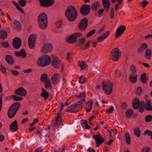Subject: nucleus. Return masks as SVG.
<instances>
[{"label":"nucleus","instance_id":"f257e3e1","mask_svg":"<svg viewBox=\"0 0 152 152\" xmlns=\"http://www.w3.org/2000/svg\"><path fill=\"white\" fill-rule=\"evenodd\" d=\"M77 12L76 8L72 6H69L65 11V15L68 20L70 22L74 21L77 16Z\"/></svg>","mask_w":152,"mask_h":152},{"label":"nucleus","instance_id":"f03ea898","mask_svg":"<svg viewBox=\"0 0 152 152\" xmlns=\"http://www.w3.org/2000/svg\"><path fill=\"white\" fill-rule=\"evenodd\" d=\"M39 27L42 29L46 28L48 24L47 16L45 13L40 14L38 18Z\"/></svg>","mask_w":152,"mask_h":152},{"label":"nucleus","instance_id":"7ed1b4c3","mask_svg":"<svg viewBox=\"0 0 152 152\" xmlns=\"http://www.w3.org/2000/svg\"><path fill=\"white\" fill-rule=\"evenodd\" d=\"M50 61V57L47 55H44L40 57L38 63L39 66L44 67L48 65Z\"/></svg>","mask_w":152,"mask_h":152},{"label":"nucleus","instance_id":"20e7f679","mask_svg":"<svg viewBox=\"0 0 152 152\" xmlns=\"http://www.w3.org/2000/svg\"><path fill=\"white\" fill-rule=\"evenodd\" d=\"M102 88L104 93L110 95L112 92L113 83L110 81H103L102 83Z\"/></svg>","mask_w":152,"mask_h":152},{"label":"nucleus","instance_id":"39448f33","mask_svg":"<svg viewBox=\"0 0 152 152\" xmlns=\"http://www.w3.org/2000/svg\"><path fill=\"white\" fill-rule=\"evenodd\" d=\"M121 56V52L118 48H115L112 50L110 52V58L114 61H118Z\"/></svg>","mask_w":152,"mask_h":152},{"label":"nucleus","instance_id":"423d86ee","mask_svg":"<svg viewBox=\"0 0 152 152\" xmlns=\"http://www.w3.org/2000/svg\"><path fill=\"white\" fill-rule=\"evenodd\" d=\"M90 10L91 6L89 5L84 4L80 8V13L82 16H87L89 15Z\"/></svg>","mask_w":152,"mask_h":152},{"label":"nucleus","instance_id":"0eeeda50","mask_svg":"<svg viewBox=\"0 0 152 152\" xmlns=\"http://www.w3.org/2000/svg\"><path fill=\"white\" fill-rule=\"evenodd\" d=\"M82 35V34L80 32L74 33L68 37L67 41L70 44H74L77 41V37L81 36Z\"/></svg>","mask_w":152,"mask_h":152},{"label":"nucleus","instance_id":"6e6552de","mask_svg":"<svg viewBox=\"0 0 152 152\" xmlns=\"http://www.w3.org/2000/svg\"><path fill=\"white\" fill-rule=\"evenodd\" d=\"M86 39L85 38H82L78 39L79 45L80 47V48L83 50H85L88 48L90 47V41H88L85 45H83L85 43Z\"/></svg>","mask_w":152,"mask_h":152},{"label":"nucleus","instance_id":"1a4fd4ad","mask_svg":"<svg viewBox=\"0 0 152 152\" xmlns=\"http://www.w3.org/2000/svg\"><path fill=\"white\" fill-rule=\"evenodd\" d=\"M52 59L51 64L52 66L55 68H58L61 65V61L59 58L54 55L51 56Z\"/></svg>","mask_w":152,"mask_h":152},{"label":"nucleus","instance_id":"9d476101","mask_svg":"<svg viewBox=\"0 0 152 152\" xmlns=\"http://www.w3.org/2000/svg\"><path fill=\"white\" fill-rule=\"evenodd\" d=\"M36 35L32 34L30 35L28 39V45L31 49L33 48L36 42Z\"/></svg>","mask_w":152,"mask_h":152},{"label":"nucleus","instance_id":"9b49d317","mask_svg":"<svg viewBox=\"0 0 152 152\" xmlns=\"http://www.w3.org/2000/svg\"><path fill=\"white\" fill-rule=\"evenodd\" d=\"M41 6L48 7L52 6L54 3V0H39Z\"/></svg>","mask_w":152,"mask_h":152},{"label":"nucleus","instance_id":"f8f14e48","mask_svg":"<svg viewBox=\"0 0 152 152\" xmlns=\"http://www.w3.org/2000/svg\"><path fill=\"white\" fill-rule=\"evenodd\" d=\"M88 24V20L87 18H84L80 21L78 28L80 30H84L87 27Z\"/></svg>","mask_w":152,"mask_h":152},{"label":"nucleus","instance_id":"ddd939ff","mask_svg":"<svg viewBox=\"0 0 152 152\" xmlns=\"http://www.w3.org/2000/svg\"><path fill=\"white\" fill-rule=\"evenodd\" d=\"M22 44V41L18 37L14 38L12 42V45L15 49H18L21 46Z\"/></svg>","mask_w":152,"mask_h":152},{"label":"nucleus","instance_id":"4468645a","mask_svg":"<svg viewBox=\"0 0 152 152\" xmlns=\"http://www.w3.org/2000/svg\"><path fill=\"white\" fill-rule=\"evenodd\" d=\"M126 29V26L124 25H122L119 26L116 30L115 32L116 38H118L121 36Z\"/></svg>","mask_w":152,"mask_h":152},{"label":"nucleus","instance_id":"2eb2a0df","mask_svg":"<svg viewBox=\"0 0 152 152\" xmlns=\"http://www.w3.org/2000/svg\"><path fill=\"white\" fill-rule=\"evenodd\" d=\"M27 93L26 91L22 87L18 88L15 91V94L20 96H25Z\"/></svg>","mask_w":152,"mask_h":152},{"label":"nucleus","instance_id":"dca6fc26","mask_svg":"<svg viewBox=\"0 0 152 152\" xmlns=\"http://www.w3.org/2000/svg\"><path fill=\"white\" fill-rule=\"evenodd\" d=\"M58 122L59 123H62V119L61 116L60 115V113H57V116L55 120H53L51 122V124L54 126H58Z\"/></svg>","mask_w":152,"mask_h":152},{"label":"nucleus","instance_id":"f3484780","mask_svg":"<svg viewBox=\"0 0 152 152\" xmlns=\"http://www.w3.org/2000/svg\"><path fill=\"white\" fill-rule=\"evenodd\" d=\"M20 105V102H16L13 104L10 107L12 109H13L12 112H14L13 115L16 114L18 110L19 109Z\"/></svg>","mask_w":152,"mask_h":152},{"label":"nucleus","instance_id":"a211bd4d","mask_svg":"<svg viewBox=\"0 0 152 152\" xmlns=\"http://www.w3.org/2000/svg\"><path fill=\"white\" fill-rule=\"evenodd\" d=\"M59 74L56 73L53 75L51 78V81L54 85L57 84L59 82Z\"/></svg>","mask_w":152,"mask_h":152},{"label":"nucleus","instance_id":"6ab92c4d","mask_svg":"<svg viewBox=\"0 0 152 152\" xmlns=\"http://www.w3.org/2000/svg\"><path fill=\"white\" fill-rule=\"evenodd\" d=\"M10 129L12 132H15L18 130V124L17 120H15L10 126Z\"/></svg>","mask_w":152,"mask_h":152},{"label":"nucleus","instance_id":"aec40b11","mask_svg":"<svg viewBox=\"0 0 152 152\" xmlns=\"http://www.w3.org/2000/svg\"><path fill=\"white\" fill-rule=\"evenodd\" d=\"M110 31H107L104 34H102L101 36L99 37L97 39V41L99 42H102L109 35Z\"/></svg>","mask_w":152,"mask_h":152},{"label":"nucleus","instance_id":"412c9836","mask_svg":"<svg viewBox=\"0 0 152 152\" xmlns=\"http://www.w3.org/2000/svg\"><path fill=\"white\" fill-rule=\"evenodd\" d=\"M15 53L16 56H18L19 57L21 56L23 58H25L26 56V53L24 49H22L20 51H15Z\"/></svg>","mask_w":152,"mask_h":152},{"label":"nucleus","instance_id":"4be33fe9","mask_svg":"<svg viewBox=\"0 0 152 152\" xmlns=\"http://www.w3.org/2000/svg\"><path fill=\"white\" fill-rule=\"evenodd\" d=\"M52 49V46L49 44H45L42 49V51L44 53H47L50 52Z\"/></svg>","mask_w":152,"mask_h":152},{"label":"nucleus","instance_id":"5701e85b","mask_svg":"<svg viewBox=\"0 0 152 152\" xmlns=\"http://www.w3.org/2000/svg\"><path fill=\"white\" fill-rule=\"evenodd\" d=\"M140 104V102L139 99L137 98H136L132 102V106L133 108L135 110L138 109Z\"/></svg>","mask_w":152,"mask_h":152},{"label":"nucleus","instance_id":"b1692460","mask_svg":"<svg viewBox=\"0 0 152 152\" xmlns=\"http://www.w3.org/2000/svg\"><path fill=\"white\" fill-rule=\"evenodd\" d=\"M93 102H94L92 100H90L86 103V111L87 113L90 112L91 110Z\"/></svg>","mask_w":152,"mask_h":152},{"label":"nucleus","instance_id":"393cba45","mask_svg":"<svg viewBox=\"0 0 152 152\" xmlns=\"http://www.w3.org/2000/svg\"><path fill=\"white\" fill-rule=\"evenodd\" d=\"M77 106V104H72L70 107H67L66 108L65 111L69 113H73L75 112V110L76 109L75 106Z\"/></svg>","mask_w":152,"mask_h":152},{"label":"nucleus","instance_id":"a878e982","mask_svg":"<svg viewBox=\"0 0 152 152\" xmlns=\"http://www.w3.org/2000/svg\"><path fill=\"white\" fill-rule=\"evenodd\" d=\"M148 46L147 44L143 43L137 49V52L139 53H141L144 52L145 50L148 48Z\"/></svg>","mask_w":152,"mask_h":152},{"label":"nucleus","instance_id":"bb28decb","mask_svg":"<svg viewBox=\"0 0 152 152\" xmlns=\"http://www.w3.org/2000/svg\"><path fill=\"white\" fill-rule=\"evenodd\" d=\"M146 104L145 107V110L147 111H150L152 110V105L150 100H146Z\"/></svg>","mask_w":152,"mask_h":152},{"label":"nucleus","instance_id":"cd10ccee","mask_svg":"<svg viewBox=\"0 0 152 152\" xmlns=\"http://www.w3.org/2000/svg\"><path fill=\"white\" fill-rule=\"evenodd\" d=\"M5 59L7 63L10 65H13L14 61L13 57L10 55H7L5 57Z\"/></svg>","mask_w":152,"mask_h":152},{"label":"nucleus","instance_id":"c85d7f7f","mask_svg":"<svg viewBox=\"0 0 152 152\" xmlns=\"http://www.w3.org/2000/svg\"><path fill=\"white\" fill-rule=\"evenodd\" d=\"M137 75H134V74H131L129 75V80L132 83H135L137 81Z\"/></svg>","mask_w":152,"mask_h":152},{"label":"nucleus","instance_id":"c756f323","mask_svg":"<svg viewBox=\"0 0 152 152\" xmlns=\"http://www.w3.org/2000/svg\"><path fill=\"white\" fill-rule=\"evenodd\" d=\"M100 6L99 2L98 1H96L91 5V9L93 11L96 10L100 7Z\"/></svg>","mask_w":152,"mask_h":152},{"label":"nucleus","instance_id":"7c9ffc66","mask_svg":"<svg viewBox=\"0 0 152 152\" xmlns=\"http://www.w3.org/2000/svg\"><path fill=\"white\" fill-rule=\"evenodd\" d=\"M78 64L81 69L85 70L87 68L88 66L85 61H79Z\"/></svg>","mask_w":152,"mask_h":152},{"label":"nucleus","instance_id":"2f4dec72","mask_svg":"<svg viewBox=\"0 0 152 152\" xmlns=\"http://www.w3.org/2000/svg\"><path fill=\"white\" fill-rule=\"evenodd\" d=\"M96 141V147H99L100 145L103 143L105 140L104 138H95L94 139Z\"/></svg>","mask_w":152,"mask_h":152},{"label":"nucleus","instance_id":"473e14b6","mask_svg":"<svg viewBox=\"0 0 152 152\" xmlns=\"http://www.w3.org/2000/svg\"><path fill=\"white\" fill-rule=\"evenodd\" d=\"M42 92L40 94V96L44 97L45 99L46 100L48 98L49 93L47 92L43 88H42Z\"/></svg>","mask_w":152,"mask_h":152},{"label":"nucleus","instance_id":"72a5a7b5","mask_svg":"<svg viewBox=\"0 0 152 152\" xmlns=\"http://www.w3.org/2000/svg\"><path fill=\"white\" fill-rule=\"evenodd\" d=\"M146 75L147 74L145 72L142 73L140 76V80L143 83H146L147 81Z\"/></svg>","mask_w":152,"mask_h":152},{"label":"nucleus","instance_id":"f704fd0d","mask_svg":"<svg viewBox=\"0 0 152 152\" xmlns=\"http://www.w3.org/2000/svg\"><path fill=\"white\" fill-rule=\"evenodd\" d=\"M12 108H11L10 107L8 112V116L10 118H13L16 114H15L13 115L14 113H15V112H12L13 109Z\"/></svg>","mask_w":152,"mask_h":152},{"label":"nucleus","instance_id":"c9c22d12","mask_svg":"<svg viewBox=\"0 0 152 152\" xmlns=\"http://www.w3.org/2000/svg\"><path fill=\"white\" fill-rule=\"evenodd\" d=\"M145 56L147 58L150 60L151 58V56L152 55V52L150 49H147L145 52Z\"/></svg>","mask_w":152,"mask_h":152},{"label":"nucleus","instance_id":"e433bc0d","mask_svg":"<svg viewBox=\"0 0 152 152\" xmlns=\"http://www.w3.org/2000/svg\"><path fill=\"white\" fill-rule=\"evenodd\" d=\"M7 33L6 31L3 30L0 31V37L2 39H5L7 37Z\"/></svg>","mask_w":152,"mask_h":152},{"label":"nucleus","instance_id":"4c0bfd02","mask_svg":"<svg viewBox=\"0 0 152 152\" xmlns=\"http://www.w3.org/2000/svg\"><path fill=\"white\" fill-rule=\"evenodd\" d=\"M102 2L104 7L110 6V0H102Z\"/></svg>","mask_w":152,"mask_h":152},{"label":"nucleus","instance_id":"58836bf2","mask_svg":"<svg viewBox=\"0 0 152 152\" xmlns=\"http://www.w3.org/2000/svg\"><path fill=\"white\" fill-rule=\"evenodd\" d=\"M45 84V87L46 89H50L51 88L50 79H47V80L44 82Z\"/></svg>","mask_w":152,"mask_h":152},{"label":"nucleus","instance_id":"ea45409f","mask_svg":"<svg viewBox=\"0 0 152 152\" xmlns=\"http://www.w3.org/2000/svg\"><path fill=\"white\" fill-rule=\"evenodd\" d=\"M48 75L46 74H42L40 77L41 81L42 82H44L47 80V79H50L49 78L47 77Z\"/></svg>","mask_w":152,"mask_h":152},{"label":"nucleus","instance_id":"a19ab883","mask_svg":"<svg viewBox=\"0 0 152 152\" xmlns=\"http://www.w3.org/2000/svg\"><path fill=\"white\" fill-rule=\"evenodd\" d=\"M133 110L131 109H129L126 112V116L127 118L130 117L133 114Z\"/></svg>","mask_w":152,"mask_h":152},{"label":"nucleus","instance_id":"79ce46f5","mask_svg":"<svg viewBox=\"0 0 152 152\" xmlns=\"http://www.w3.org/2000/svg\"><path fill=\"white\" fill-rule=\"evenodd\" d=\"M125 138L127 143L128 144H130L131 139L130 134L129 133H127L125 134Z\"/></svg>","mask_w":152,"mask_h":152},{"label":"nucleus","instance_id":"37998d69","mask_svg":"<svg viewBox=\"0 0 152 152\" xmlns=\"http://www.w3.org/2000/svg\"><path fill=\"white\" fill-rule=\"evenodd\" d=\"M134 134L136 136L138 137L140 136V130L138 127L134 128Z\"/></svg>","mask_w":152,"mask_h":152},{"label":"nucleus","instance_id":"c03bdc74","mask_svg":"<svg viewBox=\"0 0 152 152\" xmlns=\"http://www.w3.org/2000/svg\"><path fill=\"white\" fill-rule=\"evenodd\" d=\"M115 76L118 78H120L122 76V74L121 71L118 69H116L115 71Z\"/></svg>","mask_w":152,"mask_h":152},{"label":"nucleus","instance_id":"a18cd8bd","mask_svg":"<svg viewBox=\"0 0 152 152\" xmlns=\"http://www.w3.org/2000/svg\"><path fill=\"white\" fill-rule=\"evenodd\" d=\"M12 98L15 101H21L23 99L22 97L18 96L16 95H12Z\"/></svg>","mask_w":152,"mask_h":152},{"label":"nucleus","instance_id":"49530a36","mask_svg":"<svg viewBox=\"0 0 152 152\" xmlns=\"http://www.w3.org/2000/svg\"><path fill=\"white\" fill-rule=\"evenodd\" d=\"M14 24L15 25L16 29H19L21 27V25L18 21L17 20H15Z\"/></svg>","mask_w":152,"mask_h":152},{"label":"nucleus","instance_id":"de8ad7c7","mask_svg":"<svg viewBox=\"0 0 152 152\" xmlns=\"http://www.w3.org/2000/svg\"><path fill=\"white\" fill-rule=\"evenodd\" d=\"M1 46L3 48H6L9 46V42L7 41L0 43Z\"/></svg>","mask_w":152,"mask_h":152},{"label":"nucleus","instance_id":"09e8293b","mask_svg":"<svg viewBox=\"0 0 152 152\" xmlns=\"http://www.w3.org/2000/svg\"><path fill=\"white\" fill-rule=\"evenodd\" d=\"M96 31V30L95 29H93L86 34V37L87 38H88L91 36L95 33Z\"/></svg>","mask_w":152,"mask_h":152},{"label":"nucleus","instance_id":"8fccbe9b","mask_svg":"<svg viewBox=\"0 0 152 152\" xmlns=\"http://www.w3.org/2000/svg\"><path fill=\"white\" fill-rule=\"evenodd\" d=\"M130 69L131 71L134 73L136 72L137 71L136 66L134 65H132L131 66Z\"/></svg>","mask_w":152,"mask_h":152},{"label":"nucleus","instance_id":"3c124183","mask_svg":"<svg viewBox=\"0 0 152 152\" xmlns=\"http://www.w3.org/2000/svg\"><path fill=\"white\" fill-rule=\"evenodd\" d=\"M144 134H147L148 135L150 136L151 137L150 139H152V132L151 131L147 130L145 132Z\"/></svg>","mask_w":152,"mask_h":152},{"label":"nucleus","instance_id":"603ef678","mask_svg":"<svg viewBox=\"0 0 152 152\" xmlns=\"http://www.w3.org/2000/svg\"><path fill=\"white\" fill-rule=\"evenodd\" d=\"M145 120L146 122H150L152 120V116L149 115L145 117Z\"/></svg>","mask_w":152,"mask_h":152},{"label":"nucleus","instance_id":"864d4df0","mask_svg":"<svg viewBox=\"0 0 152 152\" xmlns=\"http://www.w3.org/2000/svg\"><path fill=\"white\" fill-rule=\"evenodd\" d=\"M148 4V2L145 0H144L142 1L139 4H140L143 8H145L146 6Z\"/></svg>","mask_w":152,"mask_h":152},{"label":"nucleus","instance_id":"5fc2aeb1","mask_svg":"<svg viewBox=\"0 0 152 152\" xmlns=\"http://www.w3.org/2000/svg\"><path fill=\"white\" fill-rule=\"evenodd\" d=\"M20 5L22 7L25 6L26 5V2L24 0H20L18 1Z\"/></svg>","mask_w":152,"mask_h":152},{"label":"nucleus","instance_id":"6e6d98bb","mask_svg":"<svg viewBox=\"0 0 152 152\" xmlns=\"http://www.w3.org/2000/svg\"><path fill=\"white\" fill-rule=\"evenodd\" d=\"M110 15L111 19H113L114 18V10L113 8L111 9Z\"/></svg>","mask_w":152,"mask_h":152},{"label":"nucleus","instance_id":"4d7b16f0","mask_svg":"<svg viewBox=\"0 0 152 152\" xmlns=\"http://www.w3.org/2000/svg\"><path fill=\"white\" fill-rule=\"evenodd\" d=\"M137 93L138 94L139 96H140L141 93L142 92V89L141 87L140 86H138L137 88Z\"/></svg>","mask_w":152,"mask_h":152},{"label":"nucleus","instance_id":"13d9d810","mask_svg":"<svg viewBox=\"0 0 152 152\" xmlns=\"http://www.w3.org/2000/svg\"><path fill=\"white\" fill-rule=\"evenodd\" d=\"M4 95L1 94L0 95V111H1V108L2 105V98Z\"/></svg>","mask_w":152,"mask_h":152},{"label":"nucleus","instance_id":"bf43d9fd","mask_svg":"<svg viewBox=\"0 0 152 152\" xmlns=\"http://www.w3.org/2000/svg\"><path fill=\"white\" fill-rule=\"evenodd\" d=\"M127 103L126 102H123L121 106V108L123 110H125L127 107Z\"/></svg>","mask_w":152,"mask_h":152},{"label":"nucleus","instance_id":"052dcab7","mask_svg":"<svg viewBox=\"0 0 152 152\" xmlns=\"http://www.w3.org/2000/svg\"><path fill=\"white\" fill-rule=\"evenodd\" d=\"M86 94V92H83L82 93H80L79 94V95H76L75 96H77V97H86V96L85 95Z\"/></svg>","mask_w":152,"mask_h":152},{"label":"nucleus","instance_id":"680f3d73","mask_svg":"<svg viewBox=\"0 0 152 152\" xmlns=\"http://www.w3.org/2000/svg\"><path fill=\"white\" fill-rule=\"evenodd\" d=\"M10 72L12 73L15 76L18 75L19 73L18 71L15 70H11Z\"/></svg>","mask_w":152,"mask_h":152},{"label":"nucleus","instance_id":"e2e57ef3","mask_svg":"<svg viewBox=\"0 0 152 152\" xmlns=\"http://www.w3.org/2000/svg\"><path fill=\"white\" fill-rule=\"evenodd\" d=\"M79 79H80L82 81V83H83L86 82V79L85 77H83V75H81L79 77Z\"/></svg>","mask_w":152,"mask_h":152},{"label":"nucleus","instance_id":"0e129e2a","mask_svg":"<svg viewBox=\"0 0 152 152\" xmlns=\"http://www.w3.org/2000/svg\"><path fill=\"white\" fill-rule=\"evenodd\" d=\"M62 22L60 20L56 23V26L57 28H61L62 26Z\"/></svg>","mask_w":152,"mask_h":152},{"label":"nucleus","instance_id":"69168bd1","mask_svg":"<svg viewBox=\"0 0 152 152\" xmlns=\"http://www.w3.org/2000/svg\"><path fill=\"white\" fill-rule=\"evenodd\" d=\"M114 110V107L113 106H111L110 108L108 110H107V112L109 114L111 113Z\"/></svg>","mask_w":152,"mask_h":152},{"label":"nucleus","instance_id":"338daca9","mask_svg":"<svg viewBox=\"0 0 152 152\" xmlns=\"http://www.w3.org/2000/svg\"><path fill=\"white\" fill-rule=\"evenodd\" d=\"M81 125L83 127L88 123L86 120L83 119L81 121Z\"/></svg>","mask_w":152,"mask_h":152},{"label":"nucleus","instance_id":"774afa93","mask_svg":"<svg viewBox=\"0 0 152 152\" xmlns=\"http://www.w3.org/2000/svg\"><path fill=\"white\" fill-rule=\"evenodd\" d=\"M150 149L148 148H146L142 149V152H148Z\"/></svg>","mask_w":152,"mask_h":152}]
</instances>
